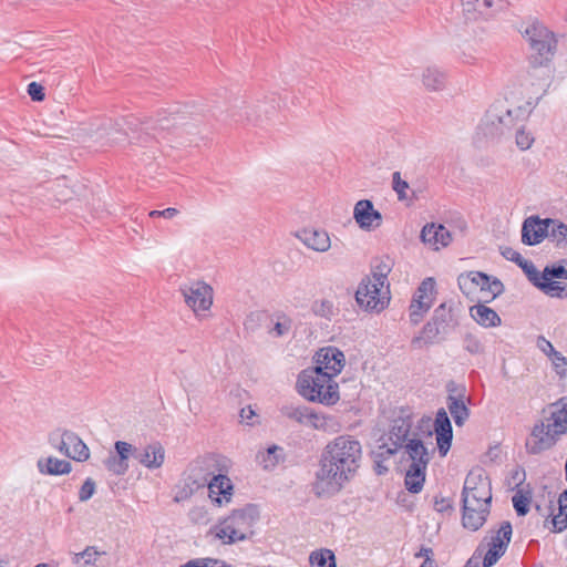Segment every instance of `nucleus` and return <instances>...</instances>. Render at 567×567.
<instances>
[{
    "label": "nucleus",
    "instance_id": "2f4dec72",
    "mask_svg": "<svg viewBox=\"0 0 567 567\" xmlns=\"http://www.w3.org/2000/svg\"><path fill=\"white\" fill-rule=\"evenodd\" d=\"M393 267V260L385 256L381 258H377L373 261L371 275L367 276V278H370L375 281H382V284H389L388 276L391 272Z\"/></svg>",
    "mask_w": 567,
    "mask_h": 567
},
{
    "label": "nucleus",
    "instance_id": "4be33fe9",
    "mask_svg": "<svg viewBox=\"0 0 567 567\" xmlns=\"http://www.w3.org/2000/svg\"><path fill=\"white\" fill-rule=\"evenodd\" d=\"M488 513V507L475 506V504H463V526L474 532L480 529L486 522Z\"/></svg>",
    "mask_w": 567,
    "mask_h": 567
},
{
    "label": "nucleus",
    "instance_id": "a19ab883",
    "mask_svg": "<svg viewBox=\"0 0 567 567\" xmlns=\"http://www.w3.org/2000/svg\"><path fill=\"white\" fill-rule=\"evenodd\" d=\"M537 347L546 354L555 355L554 362L557 369L561 365H567V360L560 355L559 352L555 351L554 346L544 337H538Z\"/></svg>",
    "mask_w": 567,
    "mask_h": 567
},
{
    "label": "nucleus",
    "instance_id": "c756f323",
    "mask_svg": "<svg viewBox=\"0 0 567 567\" xmlns=\"http://www.w3.org/2000/svg\"><path fill=\"white\" fill-rule=\"evenodd\" d=\"M422 83L430 91H440L446 83L445 73L436 66H429L422 74Z\"/></svg>",
    "mask_w": 567,
    "mask_h": 567
},
{
    "label": "nucleus",
    "instance_id": "72a5a7b5",
    "mask_svg": "<svg viewBox=\"0 0 567 567\" xmlns=\"http://www.w3.org/2000/svg\"><path fill=\"white\" fill-rule=\"evenodd\" d=\"M282 452V447L271 445L257 454V461L265 470L274 468L284 458Z\"/></svg>",
    "mask_w": 567,
    "mask_h": 567
},
{
    "label": "nucleus",
    "instance_id": "680f3d73",
    "mask_svg": "<svg viewBox=\"0 0 567 567\" xmlns=\"http://www.w3.org/2000/svg\"><path fill=\"white\" fill-rule=\"evenodd\" d=\"M239 416L241 419V422L251 425L254 424L252 419L256 416V413L251 406H245L240 410Z\"/></svg>",
    "mask_w": 567,
    "mask_h": 567
},
{
    "label": "nucleus",
    "instance_id": "aec40b11",
    "mask_svg": "<svg viewBox=\"0 0 567 567\" xmlns=\"http://www.w3.org/2000/svg\"><path fill=\"white\" fill-rule=\"evenodd\" d=\"M434 431L439 451L445 455L451 447L453 439L452 425L447 412L442 408L439 409L434 420Z\"/></svg>",
    "mask_w": 567,
    "mask_h": 567
},
{
    "label": "nucleus",
    "instance_id": "9d476101",
    "mask_svg": "<svg viewBox=\"0 0 567 567\" xmlns=\"http://www.w3.org/2000/svg\"><path fill=\"white\" fill-rule=\"evenodd\" d=\"M185 303L197 318L206 317L213 305V288L204 281H193L181 287Z\"/></svg>",
    "mask_w": 567,
    "mask_h": 567
},
{
    "label": "nucleus",
    "instance_id": "a878e982",
    "mask_svg": "<svg viewBox=\"0 0 567 567\" xmlns=\"http://www.w3.org/2000/svg\"><path fill=\"white\" fill-rule=\"evenodd\" d=\"M427 465L423 463L410 465L405 473L404 485L410 493L417 494L422 491L425 482Z\"/></svg>",
    "mask_w": 567,
    "mask_h": 567
},
{
    "label": "nucleus",
    "instance_id": "c9c22d12",
    "mask_svg": "<svg viewBox=\"0 0 567 567\" xmlns=\"http://www.w3.org/2000/svg\"><path fill=\"white\" fill-rule=\"evenodd\" d=\"M104 551H100L94 546H87L83 551L76 553L72 563L78 567L95 566L97 559L104 555Z\"/></svg>",
    "mask_w": 567,
    "mask_h": 567
},
{
    "label": "nucleus",
    "instance_id": "1a4fd4ad",
    "mask_svg": "<svg viewBox=\"0 0 567 567\" xmlns=\"http://www.w3.org/2000/svg\"><path fill=\"white\" fill-rule=\"evenodd\" d=\"M533 109L534 103L532 101H525L516 105L506 100V103L494 105L488 112V118L492 124H497V130L503 134L505 130L515 126L518 121L527 118Z\"/></svg>",
    "mask_w": 567,
    "mask_h": 567
},
{
    "label": "nucleus",
    "instance_id": "f3484780",
    "mask_svg": "<svg viewBox=\"0 0 567 567\" xmlns=\"http://www.w3.org/2000/svg\"><path fill=\"white\" fill-rule=\"evenodd\" d=\"M550 219H540L537 216L526 218L522 227V241L525 245L534 246L539 244L549 231Z\"/></svg>",
    "mask_w": 567,
    "mask_h": 567
},
{
    "label": "nucleus",
    "instance_id": "6e6552de",
    "mask_svg": "<svg viewBox=\"0 0 567 567\" xmlns=\"http://www.w3.org/2000/svg\"><path fill=\"white\" fill-rule=\"evenodd\" d=\"M492 499L491 482L484 474L483 468L472 470L464 482L462 491L463 504H475L489 508Z\"/></svg>",
    "mask_w": 567,
    "mask_h": 567
},
{
    "label": "nucleus",
    "instance_id": "49530a36",
    "mask_svg": "<svg viewBox=\"0 0 567 567\" xmlns=\"http://www.w3.org/2000/svg\"><path fill=\"white\" fill-rule=\"evenodd\" d=\"M392 187L396 193L399 200H404L408 198L406 190L409 189V184L406 181L401 178L400 172H394L392 174Z\"/></svg>",
    "mask_w": 567,
    "mask_h": 567
},
{
    "label": "nucleus",
    "instance_id": "20e7f679",
    "mask_svg": "<svg viewBox=\"0 0 567 567\" xmlns=\"http://www.w3.org/2000/svg\"><path fill=\"white\" fill-rule=\"evenodd\" d=\"M259 518V512L255 505H246L234 509L210 529V534L223 544H235L250 538L254 526Z\"/></svg>",
    "mask_w": 567,
    "mask_h": 567
},
{
    "label": "nucleus",
    "instance_id": "ea45409f",
    "mask_svg": "<svg viewBox=\"0 0 567 567\" xmlns=\"http://www.w3.org/2000/svg\"><path fill=\"white\" fill-rule=\"evenodd\" d=\"M309 563L311 567H337L336 557L330 549H319L310 554Z\"/></svg>",
    "mask_w": 567,
    "mask_h": 567
},
{
    "label": "nucleus",
    "instance_id": "412c9836",
    "mask_svg": "<svg viewBox=\"0 0 567 567\" xmlns=\"http://www.w3.org/2000/svg\"><path fill=\"white\" fill-rule=\"evenodd\" d=\"M421 239L424 244L435 249L446 247L452 241V235L443 225L427 224L421 231Z\"/></svg>",
    "mask_w": 567,
    "mask_h": 567
},
{
    "label": "nucleus",
    "instance_id": "69168bd1",
    "mask_svg": "<svg viewBox=\"0 0 567 567\" xmlns=\"http://www.w3.org/2000/svg\"><path fill=\"white\" fill-rule=\"evenodd\" d=\"M288 330H289V326L286 323H281V322H277L274 328V331L277 337H281V336L286 334L288 332Z\"/></svg>",
    "mask_w": 567,
    "mask_h": 567
},
{
    "label": "nucleus",
    "instance_id": "5fc2aeb1",
    "mask_svg": "<svg viewBox=\"0 0 567 567\" xmlns=\"http://www.w3.org/2000/svg\"><path fill=\"white\" fill-rule=\"evenodd\" d=\"M28 94L33 101L40 102L44 100L43 86L37 82H31L28 85Z\"/></svg>",
    "mask_w": 567,
    "mask_h": 567
},
{
    "label": "nucleus",
    "instance_id": "f03ea898",
    "mask_svg": "<svg viewBox=\"0 0 567 567\" xmlns=\"http://www.w3.org/2000/svg\"><path fill=\"white\" fill-rule=\"evenodd\" d=\"M313 361V368L299 374L298 391L310 402L333 405L340 400L336 378L346 365V355L337 347L328 346L316 352Z\"/></svg>",
    "mask_w": 567,
    "mask_h": 567
},
{
    "label": "nucleus",
    "instance_id": "39448f33",
    "mask_svg": "<svg viewBox=\"0 0 567 567\" xmlns=\"http://www.w3.org/2000/svg\"><path fill=\"white\" fill-rule=\"evenodd\" d=\"M214 470L209 473L212 478L206 482L208 487V497L212 503L218 507L228 505L234 495V485L228 477L233 463L225 456L210 457Z\"/></svg>",
    "mask_w": 567,
    "mask_h": 567
},
{
    "label": "nucleus",
    "instance_id": "bb28decb",
    "mask_svg": "<svg viewBox=\"0 0 567 567\" xmlns=\"http://www.w3.org/2000/svg\"><path fill=\"white\" fill-rule=\"evenodd\" d=\"M402 447L404 449V454L408 455V460L411 461L410 465L429 464L427 450L421 440L411 439Z\"/></svg>",
    "mask_w": 567,
    "mask_h": 567
},
{
    "label": "nucleus",
    "instance_id": "0e129e2a",
    "mask_svg": "<svg viewBox=\"0 0 567 567\" xmlns=\"http://www.w3.org/2000/svg\"><path fill=\"white\" fill-rule=\"evenodd\" d=\"M181 567H207L206 558L192 559Z\"/></svg>",
    "mask_w": 567,
    "mask_h": 567
},
{
    "label": "nucleus",
    "instance_id": "774afa93",
    "mask_svg": "<svg viewBox=\"0 0 567 567\" xmlns=\"http://www.w3.org/2000/svg\"><path fill=\"white\" fill-rule=\"evenodd\" d=\"M178 214V210L174 207H168L166 209H163V214H162V217L166 218V219H172L174 218L175 216H177Z\"/></svg>",
    "mask_w": 567,
    "mask_h": 567
},
{
    "label": "nucleus",
    "instance_id": "5701e85b",
    "mask_svg": "<svg viewBox=\"0 0 567 567\" xmlns=\"http://www.w3.org/2000/svg\"><path fill=\"white\" fill-rule=\"evenodd\" d=\"M411 426L412 423L409 419L400 417L393 421L389 437L394 447H389L386 450L388 454H394L398 451V449H401L410 440L409 434L411 431Z\"/></svg>",
    "mask_w": 567,
    "mask_h": 567
},
{
    "label": "nucleus",
    "instance_id": "c85d7f7f",
    "mask_svg": "<svg viewBox=\"0 0 567 567\" xmlns=\"http://www.w3.org/2000/svg\"><path fill=\"white\" fill-rule=\"evenodd\" d=\"M512 525L509 522H503L496 532H492L487 539V546L506 551L512 537Z\"/></svg>",
    "mask_w": 567,
    "mask_h": 567
},
{
    "label": "nucleus",
    "instance_id": "2eb2a0df",
    "mask_svg": "<svg viewBox=\"0 0 567 567\" xmlns=\"http://www.w3.org/2000/svg\"><path fill=\"white\" fill-rule=\"evenodd\" d=\"M353 219L360 229L372 231L382 225L383 217L370 199H360L353 207Z\"/></svg>",
    "mask_w": 567,
    "mask_h": 567
},
{
    "label": "nucleus",
    "instance_id": "052dcab7",
    "mask_svg": "<svg viewBox=\"0 0 567 567\" xmlns=\"http://www.w3.org/2000/svg\"><path fill=\"white\" fill-rule=\"evenodd\" d=\"M192 519L196 523H206L208 520L207 511L203 507H196L190 512Z\"/></svg>",
    "mask_w": 567,
    "mask_h": 567
},
{
    "label": "nucleus",
    "instance_id": "338daca9",
    "mask_svg": "<svg viewBox=\"0 0 567 567\" xmlns=\"http://www.w3.org/2000/svg\"><path fill=\"white\" fill-rule=\"evenodd\" d=\"M206 563L207 567H231L230 565H227L226 563L218 559L206 558Z\"/></svg>",
    "mask_w": 567,
    "mask_h": 567
},
{
    "label": "nucleus",
    "instance_id": "e2e57ef3",
    "mask_svg": "<svg viewBox=\"0 0 567 567\" xmlns=\"http://www.w3.org/2000/svg\"><path fill=\"white\" fill-rule=\"evenodd\" d=\"M192 496V491L187 489V487L183 484L177 487L176 494L174 496V501L176 503L184 502Z\"/></svg>",
    "mask_w": 567,
    "mask_h": 567
},
{
    "label": "nucleus",
    "instance_id": "864d4df0",
    "mask_svg": "<svg viewBox=\"0 0 567 567\" xmlns=\"http://www.w3.org/2000/svg\"><path fill=\"white\" fill-rule=\"evenodd\" d=\"M94 492H95L94 481L91 478H86L80 488L79 499L81 502H86L87 499H90L93 496Z\"/></svg>",
    "mask_w": 567,
    "mask_h": 567
},
{
    "label": "nucleus",
    "instance_id": "423d86ee",
    "mask_svg": "<svg viewBox=\"0 0 567 567\" xmlns=\"http://www.w3.org/2000/svg\"><path fill=\"white\" fill-rule=\"evenodd\" d=\"M390 284L373 282L370 278H363L355 292V300L365 311L381 312L390 302Z\"/></svg>",
    "mask_w": 567,
    "mask_h": 567
},
{
    "label": "nucleus",
    "instance_id": "dca6fc26",
    "mask_svg": "<svg viewBox=\"0 0 567 567\" xmlns=\"http://www.w3.org/2000/svg\"><path fill=\"white\" fill-rule=\"evenodd\" d=\"M462 12L467 21L487 19L502 9L503 0H461Z\"/></svg>",
    "mask_w": 567,
    "mask_h": 567
},
{
    "label": "nucleus",
    "instance_id": "b1692460",
    "mask_svg": "<svg viewBox=\"0 0 567 567\" xmlns=\"http://www.w3.org/2000/svg\"><path fill=\"white\" fill-rule=\"evenodd\" d=\"M470 316L477 324L484 328H494L502 323L497 312L481 302L470 307Z\"/></svg>",
    "mask_w": 567,
    "mask_h": 567
},
{
    "label": "nucleus",
    "instance_id": "4468645a",
    "mask_svg": "<svg viewBox=\"0 0 567 567\" xmlns=\"http://www.w3.org/2000/svg\"><path fill=\"white\" fill-rule=\"evenodd\" d=\"M435 281L433 278L424 279L415 291L410 305V320L417 324L434 302Z\"/></svg>",
    "mask_w": 567,
    "mask_h": 567
},
{
    "label": "nucleus",
    "instance_id": "79ce46f5",
    "mask_svg": "<svg viewBox=\"0 0 567 567\" xmlns=\"http://www.w3.org/2000/svg\"><path fill=\"white\" fill-rule=\"evenodd\" d=\"M463 348L471 354H481L484 352V344L482 340L472 332H467L464 336Z\"/></svg>",
    "mask_w": 567,
    "mask_h": 567
},
{
    "label": "nucleus",
    "instance_id": "473e14b6",
    "mask_svg": "<svg viewBox=\"0 0 567 567\" xmlns=\"http://www.w3.org/2000/svg\"><path fill=\"white\" fill-rule=\"evenodd\" d=\"M447 409L457 426H462L468 419L470 410L462 398L454 395L447 396Z\"/></svg>",
    "mask_w": 567,
    "mask_h": 567
},
{
    "label": "nucleus",
    "instance_id": "0eeeda50",
    "mask_svg": "<svg viewBox=\"0 0 567 567\" xmlns=\"http://www.w3.org/2000/svg\"><path fill=\"white\" fill-rule=\"evenodd\" d=\"M457 285L467 298H473L477 291L485 293V301L495 299L504 291L501 280L481 271L461 274L457 278Z\"/></svg>",
    "mask_w": 567,
    "mask_h": 567
},
{
    "label": "nucleus",
    "instance_id": "f704fd0d",
    "mask_svg": "<svg viewBox=\"0 0 567 567\" xmlns=\"http://www.w3.org/2000/svg\"><path fill=\"white\" fill-rule=\"evenodd\" d=\"M558 513L553 516V532L561 533L567 528V489L558 497Z\"/></svg>",
    "mask_w": 567,
    "mask_h": 567
},
{
    "label": "nucleus",
    "instance_id": "cd10ccee",
    "mask_svg": "<svg viewBox=\"0 0 567 567\" xmlns=\"http://www.w3.org/2000/svg\"><path fill=\"white\" fill-rule=\"evenodd\" d=\"M441 334H446L444 332V329H440L432 321H429L423 327L420 334L411 340V346L413 349H422L427 344H432L435 341V339Z\"/></svg>",
    "mask_w": 567,
    "mask_h": 567
},
{
    "label": "nucleus",
    "instance_id": "4d7b16f0",
    "mask_svg": "<svg viewBox=\"0 0 567 567\" xmlns=\"http://www.w3.org/2000/svg\"><path fill=\"white\" fill-rule=\"evenodd\" d=\"M434 509L439 513H446L453 509L452 499L449 497H439L434 499Z\"/></svg>",
    "mask_w": 567,
    "mask_h": 567
},
{
    "label": "nucleus",
    "instance_id": "58836bf2",
    "mask_svg": "<svg viewBox=\"0 0 567 567\" xmlns=\"http://www.w3.org/2000/svg\"><path fill=\"white\" fill-rule=\"evenodd\" d=\"M536 287L540 289L545 295L554 298H565L567 297L566 286L560 281L543 280L540 279L536 282Z\"/></svg>",
    "mask_w": 567,
    "mask_h": 567
},
{
    "label": "nucleus",
    "instance_id": "a211bd4d",
    "mask_svg": "<svg viewBox=\"0 0 567 567\" xmlns=\"http://www.w3.org/2000/svg\"><path fill=\"white\" fill-rule=\"evenodd\" d=\"M135 458L145 468L154 471L165 463L166 452L162 443L151 442L135 451Z\"/></svg>",
    "mask_w": 567,
    "mask_h": 567
},
{
    "label": "nucleus",
    "instance_id": "c03bdc74",
    "mask_svg": "<svg viewBox=\"0 0 567 567\" xmlns=\"http://www.w3.org/2000/svg\"><path fill=\"white\" fill-rule=\"evenodd\" d=\"M554 278L567 280V269L560 265L546 266L542 271V277L539 279L550 280Z\"/></svg>",
    "mask_w": 567,
    "mask_h": 567
},
{
    "label": "nucleus",
    "instance_id": "a18cd8bd",
    "mask_svg": "<svg viewBox=\"0 0 567 567\" xmlns=\"http://www.w3.org/2000/svg\"><path fill=\"white\" fill-rule=\"evenodd\" d=\"M311 309L316 316L322 318H330L333 315V303L327 299L315 301Z\"/></svg>",
    "mask_w": 567,
    "mask_h": 567
},
{
    "label": "nucleus",
    "instance_id": "6e6d98bb",
    "mask_svg": "<svg viewBox=\"0 0 567 567\" xmlns=\"http://www.w3.org/2000/svg\"><path fill=\"white\" fill-rule=\"evenodd\" d=\"M501 254L505 259L513 261L516 265H519L525 259L517 250L512 247H503Z\"/></svg>",
    "mask_w": 567,
    "mask_h": 567
},
{
    "label": "nucleus",
    "instance_id": "e433bc0d",
    "mask_svg": "<svg viewBox=\"0 0 567 567\" xmlns=\"http://www.w3.org/2000/svg\"><path fill=\"white\" fill-rule=\"evenodd\" d=\"M547 237L555 244L557 248H566L567 225L559 220L550 219V226Z\"/></svg>",
    "mask_w": 567,
    "mask_h": 567
},
{
    "label": "nucleus",
    "instance_id": "8fccbe9b",
    "mask_svg": "<svg viewBox=\"0 0 567 567\" xmlns=\"http://www.w3.org/2000/svg\"><path fill=\"white\" fill-rule=\"evenodd\" d=\"M518 266L523 269L529 281L536 286V282L540 280L542 272L536 269L534 264L530 260L524 259Z\"/></svg>",
    "mask_w": 567,
    "mask_h": 567
},
{
    "label": "nucleus",
    "instance_id": "4c0bfd02",
    "mask_svg": "<svg viewBox=\"0 0 567 567\" xmlns=\"http://www.w3.org/2000/svg\"><path fill=\"white\" fill-rule=\"evenodd\" d=\"M431 321L440 329L443 328L444 332L447 334L453 327V316L451 309L447 308L445 303L440 305L434 310Z\"/></svg>",
    "mask_w": 567,
    "mask_h": 567
},
{
    "label": "nucleus",
    "instance_id": "6ab92c4d",
    "mask_svg": "<svg viewBox=\"0 0 567 567\" xmlns=\"http://www.w3.org/2000/svg\"><path fill=\"white\" fill-rule=\"evenodd\" d=\"M296 237L309 249L326 252L331 247V239L327 230L318 228H303L296 233Z\"/></svg>",
    "mask_w": 567,
    "mask_h": 567
},
{
    "label": "nucleus",
    "instance_id": "37998d69",
    "mask_svg": "<svg viewBox=\"0 0 567 567\" xmlns=\"http://www.w3.org/2000/svg\"><path fill=\"white\" fill-rule=\"evenodd\" d=\"M105 467L115 475H124L128 470V463H125L121 457L115 454H111L104 461Z\"/></svg>",
    "mask_w": 567,
    "mask_h": 567
},
{
    "label": "nucleus",
    "instance_id": "3c124183",
    "mask_svg": "<svg viewBox=\"0 0 567 567\" xmlns=\"http://www.w3.org/2000/svg\"><path fill=\"white\" fill-rule=\"evenodd\" d=\"M505 554V551L494 548L493 546H487V551L483 557V567H492L497 563V560Z\"/></svg>",
    "mask_w": 567,
    "mask_h": 567
},
{
    "label": "nucleus",
    "instance_id": "9b49d317",
    "mask_svg": "<svg viewBox=\"0 0 567 567\" xmlns=\"http://www.w3.org/2000/svg\"><path fill=\"white\" fill-rule=\"evenodd\" d=\"M281 414L297 422L302 426L312 427L319 431H330L332 427V416L317 413L311 408L300 404H287L280 409Z\"/></svg>",
    "mask_w": 567,
    "mask_h": 567
},
{
    "label": "nucleus",
    "instance_id": "7ed1b4c3",
    "mask_svg": "<svg viewBox=\"0 0 567 567\" xmlns=\"http://www.w3.org/2000/svg\"><path fill=\"white\" fill-rule=\"evenodd\" d=\"M563 434H567V401L561 399L543 411V419L534 424L526 441V451L539 454L555 445Z\"/></svg>",
    "mask_w": 567,
    "mask_h": 567
},
{
    "label": "nucleus",
    "instance_id": "f8f14e48",
    "mask_svg": "<svg viewBox=\"0 0 567 567\" xmlns=\"http://www.w3.org/2000/svg\"><path fill=\"white\" fill-rule=\"evenodd\" d=\"M530 49L539 55L542 60L548 61L555 53L556 39L551 31L540 23H533L525 30Z\"/></svg>",
    "mask_w": 567,
    "mask_h": 567
},
{
    "label": "nucleus",
    "instance_id": "603ef678",
    "mask_svg": "<svg viewBox=\"0 0 567 567\" xmlns=\"http://www.w3.org/2000/svg\"><path fill=\"white\" fill-rule=\"evenodd\" d=\"M512 501L513 506L518 515L523 516L527 514L529 504L528 497L524 496L520 493H517L513 496Z\"/></svg>",
    "mask_w": 567,
    "mask_h": 567
},
{
    "label": "nucleus",
    "instance_id": "ddd939ff",
    "mask_svg": "<svg viewBox=\"0 0 567 567\" xmlns=\"http://www.w3.org/2000/svg\"><path fill=\"white\" fill-rule=\"evenodd\" d=\"M56 436V434H52L50 443L60 453L78 462H84L89 458V447L75 433L63 431L59 439Z\"/></svg>",
    "mask_w": 567,
    "mask_h": 567
},
{
    "label": "nucleus",
    "instance_id": "09e8293b",
    "mask_svg": "<svg viewBox=\"0 0 567 567\" xmlns=\"http://www.w3.org/2000/svg\"><path fill=\"white\" fill-rule=\"evenodd\" d=\"M516 145L520 151H527L534 144V136L530 132L520 128L517 131L515 136Z\"/></svg>",
    "mask_w": 567,
    "mask_h": 567
},
{
    "label": "nucleus",
    "instance_id": "de8ad7c7",
    "mask_svg": "<svg viewBox=\"0 0 567 567\" xmlns=\"http://www.w3.org/2000/svg\"><path fill=\"white\" fill-rule=\"evenodd\" d=\"M114 447L116 452L115 455L121 457L125 463H127L131 455L135 457V451H137L136 447L124 441H116Z\"/></svg>",
    "mask_w": 567,
    "mask_h": 567
},
{
    "label": "nucleus",
    "instance_id": "f257e3e1",
    "mask_svg": "<svg viewBox=\"0 0 567 567\" xmlns=\"http://www.w3.org/2000/svg\"><path fill=\"white\" fill-rule=\"evenodd\" d=\"M361 443L350 435H340L323 449L313 489L318 496H331L342 489L360 468Z\"/></svg>",
    "mask_w": 567,
    "mask_h": 567
},
{
    "label": "nucleus",
    "instance_id": "7c9ffc66",
    "mask_svg": "<svg viewBox=\"0 0 567 567\" xmlns=\"http://www.w3.org/2000/svg\"><path fill=\"white\" fill-rule=\"evenodd\" d=\"M130 130L133 134V136H131V143L150 145L157 138L158 128L151 122L143 123L138 133L133 127V123L130 122Z\"/></svg>",
    "mask_w": 567,
    "mask_h": 567
},
{
    "label": "nucleus",
    "instance_id": "393cba45",
    "mask_svg": "<svg viewBox=\"0 0 567 567\" xmlns=\"http://www.w3.org/2000/svg\"><path fill=\"white\" fill-rule=\"evenodd\" d=\"M37 467L43 475H65L72 471V465L69 461L60 460L54 456L39 458Z\"/></svg>",
    "mask_w": 567,
    "mask_h": 567
},
{
    "label": "nucleus",
    "instance_id": "13d9d810",
    "mask_svg": "<svg viewBox=\"0 0 567 567\" xmlns=\"http://www.w3.org/2000/svg\"><path fill=\"white\" fill-rule=\"evenodd\" d=\"M207 478L202 480H193L192 477H188L184 481V485L187 487V489L192 491V495L195 491H197L200 487H204L206 485Z\"/></svg>",
    "mask_w": 567,
    "mask_h": 567
},
{
    "label": "nucleus",
    "instance_id": "bf43d9fd",
    "mask_svg": "<svg viewBox=\"0 0 567 567\" xmlns=\"http://www.w3.org/2000/svg\"><path fill=\"white\" fill-rule=\"evenodd\" d=\"M207 478L202 480H193L192 477H188L184 481V485L187 487V489L192 491V495L195 491H197L200 487H204L206 485Z\"/></svg>",
    "mask_w": 567,
    "mask_h": 567
}]
</instances>
